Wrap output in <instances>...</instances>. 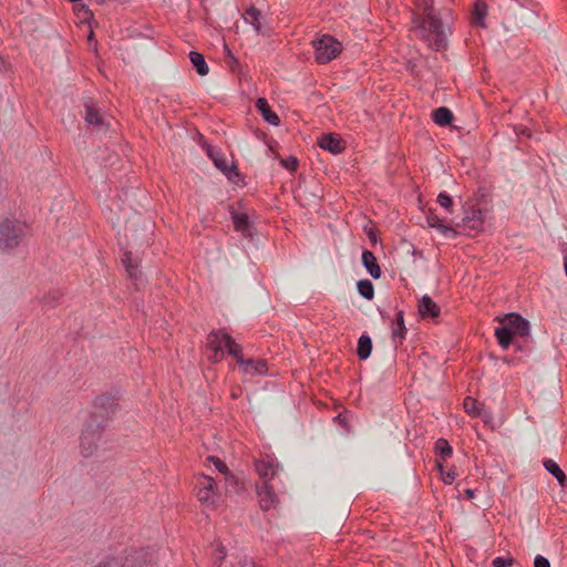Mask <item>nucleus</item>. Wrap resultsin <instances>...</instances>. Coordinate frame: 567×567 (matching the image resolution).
I'll return each mask as SVG.
<instances>
[{"label":"nucleus","instance_id":"nucleus-49","mask_svg":"<svg viewBox=\"0 0 567 567\" xmlns=\"http://www.w3.org/2000/svg\"><path fill=\"white\" fill-rule=\"evenodd\" d=\"M436 467H437V470L440 471V473H441V475H442V477H443V476H444V474H445V472H444V467H443L442 462L437 461V462H436Z\"/></svg>","mask_w":567,"mask_h":567},{"label":"nucleus","instance_id":"nucleus-20","mask_svg":"<svg viewBox=\"0 0 567 567\" xmlns=\"http://www.w3.org/2000/svg\"><path fill=\"white\" fill-rule=\"evenodd\" d=\"M233 221L237 230L241 231L245 237H252V226L249 223L246 214L235 213L233 215Z\"/></svg>","mask_w":567,"mask_h":567},{"label":"nucleus","instance_id":"nucleus-19","mask_svg":"<svg viewBox=\"0 0 567 567\" xmlns=\"http://www.w3.org/2000/svg\"><path fill=\"white\" fill-rule=\"evenodd\" d=\"M426 221L430 227L439 229L443 235L447 237L455 238L458 234L454 228L445 225L443 220L434 214L427 215Z\"/></svg>","mask_w":567,"mask_h":567},{"label":"nucleus","instance_id":"nucleus-12","mask_svg":"<svg viewBox=\"0 0 567 567\" xmlns=\"http://www.w3.org/2000/svg\"><path fill=\"white\" fill-rule=\"evenodd\" d=\"M257 494L261 509L269 511L278 504V497L269 484L257 485Z\"/></svg>","mask_w":567,"mask_h":567},{"label":"nucleus","instance_id":"nucleus-5","mask_svg":"<svg viewBox=\"0 0 567 567\" xmlns=\"http://www.w3.org/2000/svg\"><path fill=\"white\" fill-rule=\"evenodd\" d=\"M316 49V60L320 64H326L333 60L341 52V43L330 35L313 41Z\"/></svg>","mask_w":567,"mask_h":567},{"label":"nucleus","instance_id":"nucleus-25","mask_svg":"<svg viewBox=\"0 0 567 567\" xmlns=\"http://www.w3.org/2000/svg\"><path fill=\"white\" fill-rule=\"evenodd\" d=\"M433 121L440 126L450 125L453 121V113L445 106L433 111Z\"/></svg>","mask_w":567,"mask_h":567},{"label":"nucleus","instance_id":"nucleus-3","mask_svg":"<svg viewBox=\"0 0 567 567\" xmlns=\"http://www.w3.org/2000/svg\"><path fill=\"white\" fill-rule=\"evenodd\" d=\"M105 427L103 421L99 420L96 415H91L85 423V427L80 436V452L82 456L89 457L97 449V443L101 439V432Z\"/></svg>","mask_w":567,"mask_h":567},{"label":"nucleus","instance_id":"nucleus-50","mask_svg":"<svg viewBox=\"0 0 567 567\" xmlns=\"http://www.w3.org/2000/svg\"><path fill=\"white\" fill-rule=\"evenodd\" d=\"M94 567H114L113 563L112 561H104V563H101Z\"/></svg>","mask_w":567,"mask_h":567},{"label":"nucleus","instance_id":"nucleus-33","mask_svg":"<svg viewBox=\"0 0 567 567\" xmlns=\"http://www.w3.org/2000/svg\"><path fill=\"white\" fill-rule=\"evenodd\" d=\"M63 292L60 289H52L47 292L41 299V303L53 307L55 306L60 299L62 298Z\"/></svg>","mask_w":567,"mask_h":567},{"label":"nucleus","instance_id":"nucleus-29","mask_svg":"<svg viewBox=\"0 0 567 567\" xmlns=\"http://www.w3.org/2000/svg\"><path fill=\"white\" fill-rule=\"evenodd\" d=\"M122 262L131 278H137V262L134 261L132 252L125 251L122 258Z\"/></svg>","mask_w":567,"mask_h":567},{"label":"nucleus","instance_id":"nucleus-24","mask_svg":"<svg viewBox=\"0 0 567 567\" xmlns=\"http://www.w3.org/2000/svg\"><path fill=\"white\" fill-rule=\"evenodd\" d=\"M260 17V10L256 9L255 7H250L249 9H247L244 14V19L246 22L250 23L257 32L264 33Z\"/></svg>","mask_w":567,"mask_h":567},{"label":"nucleus","instance_id":"nucleus-13","mask_svg":"<svg viewBox=\"0 0 567 567\" xmlns=\"http://www.w3.org/2000/svg\"><path fill=\"white\" fill-rule=\"evenodd\" d=\"M463 405L465 412L471 416L481 417L485 423H488L489 420L492 419L491 413L485 411L483 409V404L480 403L476 399L467 396L465 398Z\"/></svg>","mask_w":567,"mask_h":567},{"label":"nucleus","instance_id":"nucleus-1","mask_svg":"<svg viewBox=\"0 0 567 567\" xmlns=\"http://www.w3.org/2000/svg\"><path fill=\"white\" fill-rule=\"evenodd\" d=\"M417 7L423 10L424 18L415 19V25L421 30L423 37L429 33L430 45L436 51L445 49L447 44L446 35L442 20L433 12L432 0H417Z\"/></svg>","mask_w":567,"mask_h":567},{"label":"nucleus","instance_id":"nucleus-11","mask_svg":"<svg viewBox=\"0 0 567 567\" xmlns=\"http://www.w3.org/2000/svg\"><path fill=\"white\" fill-rule=\"evenodd\" d=\"M480 207H475L474 205H468L465 207V216L463 218L464 227H467L473 230H480L483 225V213L481 208V203H478Z\"/></svg>","mask_w":567,"mask_h":567},{"label":"nucleus","instance_id":"nucleus-9","mask_svg":"<svg viewBox=\"0 0 567 567\" xmlns=\"http://www.w3.org/2000/svg\"><path fill=\"white\" fill-rule=\"evenodd\" d=\"M84 109V120L89 125L100 131L107 128L109 124L105 122L104 116L100 113V110L94 106L92 100L85 101Z\"/></svg>","mask_w":567,"mask_h":567},{"label":"nucleus","instance_id":"nucleus-17","mask_svg":"<svg viewBox=\"0 0 567 567\" xmlns=\"http://www.w3.org/2000/svg\"><path fill=\"white\" fill-rule=\"evenodd\" d=\"M256 107L258 109V111L260 112L261 116L266 122H268L271 125H279V116L270 109L266 99H257Z\"/></svg>","mask_w":567,"mask_h":567},{"label":"nucleus","instance_id":"nucleus-32","mask_svg":"<svg viewBox=\"0 0 567 567\" xmlns=\"http://www.w3.org/2000/svg\"><path fill=\"white\" fill-rule=\"evenodd\" d=\"M487 14V7L484 2H476L473 12V22L484 27V19Z\"/></svg>","mask_w":567,"mask_h":567},{"label":"nucleus","instance_id":"nucleus-48","mask_svg":"<svg viewBox=\"0 0 567 567\" xmlns=\"http://www.w3.org/2000/svg\"><path fill=\"white\" fill-rule=\"evenodd\" d=\"M209 359L213 361V362H218L220 361V355H219V352H214L213 355L209 357Z\"/></svg>","mask_w":567,"mask_h":567},{"label":"nucleus","instance_id":"nucleus-8","mask_svg":"<svg viewBox=\"0 0 567 567\" xmlns=\"http://www.w3.org/2000/svg\"><path fill=\"white\" fill-rule=\"evenodd\" d=\"M94 409L96 413L93 415H96L105 424L104 417L113 414L117 409L116 399L110 393H103L95 398Z\"/></svg>","mask_w":567,"mask_h":567},{"label":"nucleus","instance_id":"nucleus-42","mask_svg":"<svg viewBox=\"0 0 567 567\" xmlns=\"http://www.w3.org/2000/svg\"><path fill=\"white\" fill-rule=\"evenodd\" d=\"M509 565H512V559L506 560L502 557H496L493 560V567H509Z\"/></svg>","mask_w":567,"mask_h":567},{"label":"nucleus","instance_id":"nucleus-4","mask_svg":"<svg viewBox=\"0 0 567 567\" xmlns=\"http://www.w3.org/2000/svg\"><path fill=\"white\" fill-rule=\"evenodd\" d=\"M25 236V226L19 220L6 218L0 220V249L12 250Z\"/></svg>","mask_w":567,"mask_h":567},{"label":"nucleus","instance_id":"nucleus-21","mask_svg":"<svg viewBox=\"0 0 567 567\" xmlns=\"http://www.w3.org/2000/svg\"><path fill=\"white\" fill-rule=\"evenodd\" d=\"M243 371L246 374L256 375L264 374L267 371L266 362L264 360L254 361L251 359L245 360L244 363L240 364Z\"/></svg>","mask_w":567,"mask_h":567},{"label":"nucleus","instance_id":"nucleus-16","mask_svg":"<svg viewBox=\"0 0 567 567\" xmlns=\"http://www.w3.org/2000/svg\"><path fill=\"white\" fill-rule=\"evenodd\" d=\"M419 313L422 318H437L440 307L429 296H423L419 302Z\"/></svg>","mask_w":567,"mask_h":567},{"label":"nucleus","instance_id":"nucleus-56","mask_svg":"<svg viewBox=\"0 0 567 567\" xmlns=\"http://www.w3.org/2000/svg\"><path fill=\"white\" fill-rule=\"evenodd\" d=\"M337 419H338L340 422H343V419H342V415H341V414H339V415L337 416Z\"/></svg>","mask_w":567,"mask_h":567},{"label":"nucleus","instance_id":"nucleus-47","mask_svg":"<svg viewBox=\"0 0 567 567\" xmlns=\"http://www.w3.org/2000/svg\"><path fill=\"white\" fill-rule=\"evenodd\" d=\"M225 51H226V54H227V58L234 62H236V58L233 55L231 51L229 50V48L225 44Z\"/></svg>","mask_w":567,"mask_h":567},{"label":"nucleus","instance_id":"nucleus-34","mask_svg":"<svg viewBox=\"0 0 567 567\" xmlns=\"http://www.w3.org/2000/svg\"><path fill=\"white\" fill-rule=\"evenodd\" d=\"M226 481V493H239L244 486L239 483L238 478L231 473L225 476Z\"/></svg>","mask_w":567,"mask_h":567},{"label":"nucleus","instance_id":"nucleus-6","mask_svg":"<svg viewBox=\"0 0 567 567\" xmlns=\"http://www.w3.org/2000/svg\"><path fill=\"white\" fill-rule=\"evenodd\" d=\"M156 559L155 550L150 547L130 549L125 555L122 567H155Z\"/></svg>","mask_w":567,"mask_h":567},{"label":"nucleus","instance_id":"nucleus-7","mask_svg":"<svg viewBox=\"0 0 567 567\" xmlns=\"http://www.w3.org/2000/svg\"><path fill=\"white\" fill-rule=\"evenodd\" d=\"M196 496L203 505L215 508L218 498L215 481L204 475L197 484Z\"/></svg>","mask_w":567,"mask_h":567},{"label":"nucleus","instance_id":"nucleus-39","mask_svg":"<svg viewBox=\"0 0 567 567\" xmlns=\"http://www.w3.org/2000/svg\"><path fill=\"white\" fill-rule=\"evenodd\" d=\"M280 163L284 167H286L289 171H296L298 167V159L293 156H290L288 158H281Z\"/></svg>","mask_w":567,"mask_h":567},{"label":"nucleus","instance_id":"nucleus-54","mask_svg":"<svg viewBox=\"0 0 567 567\" xmlns=\"http://www.w3.org/2000/svg\"><path fill=\"white\" fill-rule=\"evenodd\" d=\"M94 39H95L94 32L91 30L89 35H87V40L89 41H94Z\"/></svg>","mask_w":567,"mask_h":567},{"label":"nucleus","instance_id":"nucleus-2","mask_svg":"<svg viewBox=\"0 0 567 567\" xmlns=\"http://www.w3.org/2000/svg\"><path fill=\"white\" fill-rule=\"evenodd\" d=\"M497 320L499 324L495 329V337L503 349L514 342L515 336L524 338L529 334V322L518 313H507Z\"/></svg>","mask_w":567,"mask_h":567},{"label":"nucleus","instance_id":"nucleus-52","mask_svg":"<svg viewBox=\"0 0 567 567\" xmlns=\"http://www.w3.org/2000/svg\"><path fill=\"white\" fill-rule=\"evenodd\" d=\"M368 236L372 243H377V236L372 230L369 231Z\"/></svg>","mask_w":567,"mask_h":567},{"label":"nucleus","instance_id":"nucleus-26","mask_svg":"<svg viewBox=\"0 0 567 567\" xmlns=\"http://www.w3.org/2000/svg\"><path fill=\"white\" fill-rule=\"evenodd\" d=\"M224 334L226 333L223 331L210 332L207 337V347L216 353L221 352L225 349Z\"/></svg>","mask_w":567,"mask_h":567},{"label":"nucleus","instance_id":"nucleus-37","mask_svg":"<svg viewBox=\"0 0 567 567\" xmlns=\"http://www.w3.org/2000/svg\"><path fill=\"white\" fill-rule=\"evenodd\" d=\"M226 558V550L225 547L221 545H218L216 551L213 554V563L216 567H220V564Z\"/></svg>","mask_w":567,"mask_h":567},{"label":"nucleus","instance_id":"nucleus-51","mask_svg":"<svg viewBox=\"0 0 567 567\" xmlns=\"http://www.w3.org/2000/svg\"><path fill=\"white\" fill-rule=\"evenodd\" d=\"M465 496L471 499L474 497V489H466L465 491Z\"/></svg>","mask_w":567,"mask_h":567},{"label":"nucleus","instance_id":"nucleus-53","mask_svg":"<svg viewBox=\"0 0 567 567\" xmlns=\"http://www.w3.org/2000/svg\"><path fill=\"white\" fill-rule=\"evenodd\" d=\"M228 63H229V65H230L231 70H233V71H235V66H237V65H238V61L236 60V62H234V61L229 60V62H228Z\"/></svg>","mask_w":567,"mask_h":567},{"label":"nucleus","instance_id":"nucleus-44","mask_svg":"<svg viewBox=\"0 0 567 567\" xmlns=\"http://www.w3.org/2000/svg\"><path fill=\"white\" fill-rule=\"evenodd\" d=\"M239 566L240 567H257L256 564L248 559L247 557H244L243 559L239 560Z\"/></svg>","mask_w":567,"mask_h":567},{"label":"nucleus","instance_id":"nucleus-40","mask_svg":"<svg viewBox=\"0 0 567 567\" xmlns=\"http://www.w3.org/2000/svg\"><path fill=\"white\" fill-rule=\"evenodd\" d=\"M534 567H550V563L542 555H537L534 559Z\"/></svg>","mask_w":567,"mask_h":567},{"label":"nucleus","instance_id":"nucleus-46","mask_svg":"<svg viewBox=\"0 0 567 567\" xmlns=\"http://www.w3.org/2000/svg\"><path fill=\"white\" fill-rule=\"evenodd\" d=\"M225 51H226V54H227V58L234 62H236V58L233 55L231 51L229 50V48L225 44Z\"/></svg>","mask_w":567,"mask_h":567},{"label":"nucleus","instance_id":"nucleus-31","mask_svg":"<svg viewBox=\"0 0 567 567\" xmlns=\"http://www.w3.org/2000/svg\"><path fill=\"white\" fill-rule=\"evenodd\" d=\"M357 287H358L359 293L363 298H365L368 300L373 299L374 288H373V285H372V282L370 280H368V279L359 280Z\"/></svg>","mask_w":567,"mask_h":567},{"label":"nucleus","instance_id":"nucleus-15","mask_svg":"<svg viewBox=\"0 0 567 567\" xmlns=\"http://www.w3.org/2000/svg\"><path fill=\"white\" fill-rule=\"evenodd\" d=\"M278 465H275L271 461L258 460L255 462V468L260 476L261 485L269 484V481L274 478L278 471Z\"/></svg>","mask_w":567,"mask_h":567},{"label":"nucleus","instance_id":"nucleus-27","mask_svg":"<svg viewBox=\"0 0 567 567\" xmlns=\"http://www.w3.org/2000/svg\"><path fill=\"white\" fill-rule=\"evenodd\" d=\"M372 351V340L369 336L362 334L358 340L357 354L361 360L370 357Z\"/></svg>","mask_w":567,"mask_h":567},{"label":"nucleus","instance_id":"nucleus-22","mask_svg":"<svg viewBox=\"0 0 567 567\" xmlns=\"http://www.w3.org/2000/svg\"><path fill=\"white\" fill-rule=\"evenodd\" d=\"M224 341L227 352L236 359L239 365L244 363L245 359L241 347L229 334H224Z\"/></svg>","mask_w":567,"mask_h":567},{"label":"nucleus","instance_id":"nucleus-41","mask_svg":"<svg viewBox=\"0 0 567 567\" xmlns=\"http://www.w3.org/2000/svg\"><path fill=\"white\" fill-rule=\"evenodd\" d=\"M75 10L84 12V21H90L93 18V12L85 4H80Z\"/></svg>","mask_w":567,"mask_h":567},{"label":"nucleus","instance_id":"nucleus-14","mask_svg":"<svg viewBox=\"0 0 567 567\" xmlns=\"http://www.w3.org/2000/svg\"><path fill=\"white\" fill-rule=\"evenodd\" d=\"M318 145L332 154H340L344 150L343 141L334 134H323L319 137Z\"/></svg>","mask_w":567,"mask_h":567},{"label":"nucleus","instance_id":"nucleus-28","mask_svg":"<svg viewBox=\"0 0 567 567\" xmlns=\"http://www.w3.org/2000/svg\"><path fill=\"white\" fill-rule=\"evenodd\" d=\"M544 467L558 481L560 486H565L567 481L566 475L555 461L545 460Z\"/></svg>","mask_w":567,"mask_h":567},{"label":"nucleus","instance_id":"nucleus-23","mask_svg":"<svg viewBox=\"0 0 567 567\" xmlns=\"http://www.w3.org/2000/svg\"><path fill=\"white\" fill-rule=\"evenodd\" d=\"M189 60L193 64V66L196 69V72L200 75V76H205L208 74L209 72V68L205 61V58L202 53L199 52H196V51H192L189 53Z\"/></svg>","mask_w":567,"mask_h":567},{"label":"nucleus","instance_id":"nucleus-35","mask_svg":"<svg viewBox=\"0 0 567 567\" xmlns=\"http://www.w3.org/2000/svg\"><path fill=\"white\" fill-rule=\"evenodd\" d=\"M396 324H398V328L393 329V331H392L393 338H396V337L404 338V332L406 329L404 326L403 311L398 312Z\"/></svg>","mask_w":567,"mask_h":567},{"label":"nucleus","instance_id":"nucleus-36","mask_svg":"<svg viewBox=\"0 0 567 567\" xmlns=\"http://www.w3.org/2000/svg\"><path fill=\"white\" fill-rule=\"evenodd\" d=\"M437 203L444 207L447 212H452L453 208V199L452 197L446 193H440L437 196Z\"/></svg>","mask_w":567,"mask_h":567},{"label":"nucleus","instance_id":"nucleus-10","mask_svg":"<svg viewBox=\"0 0 567 567\" xmlns=\"http://www.w3.org/2000/svg\"><path fill=\"white\" fill-rule=\"evenodd\" d=\"M207 153L208 156L214 161L215 166L219 168L230 182L237 183L240 179V174L238 173L234 163L228 166L227 161L218 155H215L210 147H208Z\"/></svg>","mask_w":567,"mask_h":567},{"label":"nucleus","instance_id":"nucleus-18","mask_svg":"<svg viewBox=\"0 0 567 567\" xmlns=\"http://www.w3.org/2000/svg\"><path fill=\"white\" fill-rule=\"evenodd\" d=\"M362 264L368 270V272L374 278L379 279L381 277V268L377 261L374 254L370 250H363L362 252Z\"/></svg>","mask_w":567,"mask_h":567},{"label":"nucleus","instance_id":"nucleus-30","mask_svg":"<svg viewBox=\"0 0 567 567\" xmlns=\"http://www.w3.org/2000/svg\"><path fill=\"white\" fill-rule=\"evenodd\" d=\"M435 451H436V454L442 458V461H445L453 453L452 446L449 444V442L445 439H439L436 441Z\"/></svg>","mask_w":567,"mask_h":567},{"label":"nucleus","instance_id":"nucleus-43","mask_svg":"<svg viewBox=\"0 0 567 567\" xmlns=\"http://www.w3.org/2000/svg\"><path fill=\"white\" fill-rule=\"evenodd\" d=\"M456 475H457V474H456L453 470H451V471H449V472H446V473L444 474V476L442 477V480H443L446 484H452V482H453V480L456 477Z\"/></svg>","mask_w":567,"mask_h":567},{"label":"nucleus","instance_id":"nucleus-38","mask_svg":"<svg viewBox=\"0 0 567 567\" xmlns=\"http://www.w3.org/2000/svg\"><path fill=\"white\" fill-rule=\"evenodd\" d=\"M209 462H213L215 467L221 473L224 474L225 476L228 475L230 472L228 470V467L226 466V464L218 457L216 456H209L207 458Z\"/></svg>","mask_w":567,"mask_h":567},{"label":"nucleus","instance_id":"nucleus-55","mask_svg":"<svg viewBox=\"0 0 567 567\" xmlns=\"http://www.w3.org/2000/svg\"><path fill=\"white\" fill-rule=\"evenodd\" d=\"M6 69L4 61L0 58V73Z\"/></svg>","mask_w":567,"mask_h":567},{"label":"nucleus","instance_id":"nucleus-45","mask_svg":"<svg viewBox=\"0 0 567 567\" xmlns=\"http://www.w3.org/2000/svg\"><path fill=\"white\" fill-rule=\"evenodd\" d=\"M516 133L518 135H526L527 137H530V132L527 127H522V128H515Z\"/></svg>","mask_w":567,"mask_h":567}]
</instances>
